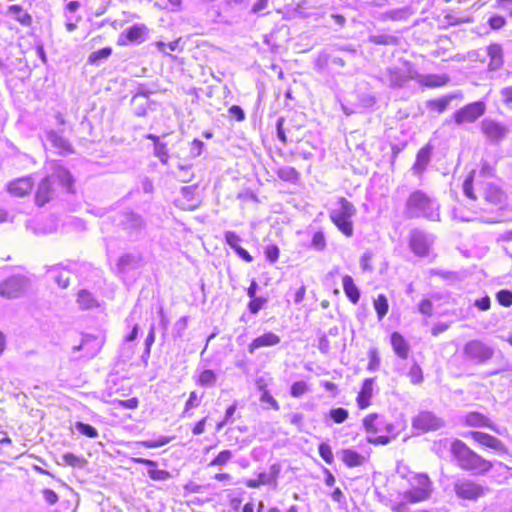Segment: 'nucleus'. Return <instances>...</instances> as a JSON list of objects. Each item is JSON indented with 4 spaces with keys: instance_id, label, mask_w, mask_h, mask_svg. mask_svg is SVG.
Instances as JSON below:
<instances>
[{
    "instance_id": "62",
    "label": "nucleus",
    "mask_w": 512,
    "mask_h": 512,
    "mask_svg": "<svg viewBox=\"0 0 512 512\" xmlns=\"http://www.w3.org/2000/svg\"><path fill=\"white\" fill-rule=\"evenodd\" d=\"M433 311V304L430 300L424 299L419 304V312L423 315L430 316Z\"/></svg>"
},
{
    "instance_id": "36",
    "label": "nucleus",
    "mask_w": 512,
    "mask_h": 512,
    "mask_svg": "<svg viewBox=\"0 0 512 512\" xmlns=\"http://www.w3.org/2000/svg\"><path fill=\"white\" fill-rule=\"evenodd\" d=\"M490 56L489 66L491 69H498L502 65V49L499 45H492L488 48Z\"/></svg>"
},
{
    "instance_id": "38",
    "label": "nucleus",
    "mask_w": 512,
    "mask_h": 512,
    "mask_svg": "<svg viewBox=\"0 0 512 512\" xmlns=\"http://www.w3.org/2000/svg\"><path fill=\"white\" fill-rule=\"evenodd\" d=\"M217 380L216 374L210 369L202 371L198 377L197 383L203 387H212Z\"/></svg>"
},
{
    "instance_id": "1",
    "label": "nucleus",
    "mask_w": 512,
    "mask_h": 512,
    "mask_svg": "<svg viewBox=\"0 0 512 512\" xmlns=\"http://www.w3.org/2000/svg\"><path fill=\"white\" fill-rule=\"evenodd\" d=\"M47 169L52 170V173L39 183L36 190L35 201L39 206L46 204L52 199L55 193L54 184L56 181L67 192L72 191L74 182L69 171L55 162L51 163Z\"/></svg>"
},
{
    "instance_id": "53",
    "label": "nucleus",
    "mask_w": 512,
    "mask_h": 512,
    "mask_svg": "<svg viewBox=\"0 0 512 512\" xmlns=\"http://www.w3.org/2000/svg\"><path fill=\"white\" fill-rule=\"evenodd\" d=\"M201 397L197 395L195 391H192L189 395V398L185 404L184 412L183 414H187L188 411L192 408H196L200 405Z\"/></svg>"
},
{
    "instance_id": "35",
    "label": "nucleus",
    "mask_w": 512,
    "mask_h": 512,
    "mask_svg": "<svg viewBox=\"0 0 512 512\" xmlns=\"http://www.w3.org/2000/svg\"><path fill=\"white\" fill-rule=\"evenodd\" d=\"M374 309L379 320H382L388 312V300L384 294H379L373 301Z\"/></svg>"
},
{
    "instance_id": "52",
    "label": "nucleus",
    "mask_w": 512,
    "mask_h": 512,
    "mask_svg": "<svg viewBox=\"0 0 512 512\" xmlns=\"http://www.w3.org/2000/svg\"><path fill=\"white\" fill-rule=\"evenodd\" d=\"M497 300L499 304L504 307H509L512 305V292L509 290H500L497 295Z\"/></svg>"
},
{
    "instance_id": "57",
    "label": "nucleus",
    "mask_w": 512,
    "mask_h": 512,
    "mask_svg": "<svg viewBox=\"0 0 512 512\" xmlns=\"http://www.w3.org/2000/svg\"><path fill=\"white\" fill-rule=\"evenodd\" d=\"M307 391V384L304 381H297L291 386V395L300 397Z\"/></svg>"
},
{
    "instance_id": "13",
    "label": "nucleus",
    "mask_w": 512,
    "mask_h": 512,
    "mask_svg": "<svg viewBox=\"0 0 512 512\" xmlns=\"http://www.w3.org/2000/svg\"><path fill=\"white\" fill-rule=\"evenodd\" d=\"M411 80L417 81L422 86L436 88L448 83L449 77L446 74H421L416 70L409 69Z\"/></svg>"
},
{
    "instance_id": "9",
    "label": "nucleus",
    "mask_w": 512,
    "mask_h": 512,
    "mask_svg": "<svg viewBox=\"0 0 512 512\" xmlns=\"http://www.w3.org/2000/svg\"><path fill=\"white\" fill-rule=\"evenodd\" d=\"M494 176V167L487 163L486 161H483L481 164V169L479 173L477 174L475 171L471 173V175L464 181L463 183V191L464 194L470 198L475 199L476 196L473 193V181L476 180L477 185H481L482 182H488L491 181Z\"/></svg>"
},
{
    "instance_id": "45",
    "label": "nucleus",
    "mask_w": 512,
    "mask_h": 512,
    "mask_svg": "<svg viewBox=\"0 0 512 512\" xmlns=\"http://www.w3.org/2000/svg\"><path fill=\"white\" fill-rule=\"evenodd\" d=\"M154 155L163 163L168 162V149L165 143L156 142L154 145Z\"/></svg>"
},
{
    "instance_id": "55",
    "label": "nucleus",
    "mask_w": 512,
    "mask_h": 512,
    "mask_svg": "<svg viewBox=\"0 0 512 512\" xmlns=\"http://www.w3.org/2000/svg\"><path fill=\"white\" fill-rule=\"evenodd\" d=\"M178 46H179V40H175V41H172L169 43H165L162 41L156 42L157 49L165 55H168V53L166 52V49H169L170 51H175L178 49ZM169 56H171V55L169 54Z\"/></svg>"
},
{
    "instance_id": "40",
    "label": "nucleus",
    "mask_w": 512,
    "mask_h": 512,
    "mask_svg": "<svg viewBox=\"0 0 512 512\" xmlns=\"http://www.w3.org/2000/svg\"><path fill=\"white\" fill-rule=\"evenodd\" d=\"M409 79V71L407 72V75H403L397 70L389 69V80L390 84L393 87H401L403 86Z\"/></svg>"
},
{
    "instance_id": "23",
    "label": "nucleus",
    "mask_w": 512,
    "mask_h": 512,
    "mask_svg": "<svg viewBox=\"0 0 512 512\" xmlns=\"http://www.w3.org/2000/svg\"><path fill=\"white\" fill-rule=\"evenodd\" d=\"M373 384L374 379L373 378H367L364 380L361 390L358 393L357 396V404L360 409H365L370 405V400L373 395Z\"/></svg>"
},
{
    "instance_id": "16",
    "label": "nucleus",
    "mask_w": 512,
    "mask_h": 512,
    "mask_svg": "<svg viewBox=\"0 0 512 512\" xmlns=\"http://www.w3.org/2000/svg\"><path fill=\"white\" fill-rule=\"evenodd\" d=\"M481 129L484 135L490 141L495 142H498L505 138L509 132L505 126L490 119H485L482 121Z\"/></svg>"
},
{
    "instance_id": "48",
    "label": "nucleus",
    "mask_w": 512,
    "mask_h": 512,
    "mask_svg": "<svg viewBox=\"0 0 512 512\" xmlns=\"http://www.w3.org/2000/svg\"><path fill=\"white\" fill-rule=\"evenodd\" d=\"M368 370L371 372L376 371L380 366V357L376 348H371L368 352Z\"/></svg>"
},
{
    "instance_id": "28",
    "label": "nucleus",
    "mask_w": 512,
    "mask_h": 512,
    "mask_svg": "<svg viewBox=\"0 0 512 512\" xmlns=\"http://www.w3.org/2000/svg\"><path fill=\"white\" fill-rule=\"evenodd\" d=\"M47 140L51 145L59 150L60 153L71 151L70 143L55 131H49L46 134Z\"/></svg>"
},
{
    "instance_id": "46",
    "label": "nucleus",
    "mask_w": 512,
    "mask_h": 512,
    "mask_svg": "<svg viewBox=\"0 0 512 512\" xmlns=\"http://www.w3.org/2000/svg\"><path fill=\"white\" fill-rule=\"evenodd\" d=\"M62 460L66 465H69L72 467H83L85 464L84 458L76 456L73 453H65L62 456Z\"/></svg>"
},
{
    "instance_id": "19",
    "label": "nucleus",
    "mask_w": 512,
    "mask_h": 512,
    "mask_svg": "<svg viewBox=\"0 0 512 512\" xmlns=\"http://www.w3.org/2000/svg\"><path fill=\"white\" fill-rule=\"evenodd\" d=\"M469 436H471L475 442L496 452L501 453L505 451L503 443L494 436L478 431L469 432Z\"/></svg>"
},
{
    "instance_id": "49",
    "label": "nucleus",
    "mask_w": 512,
    "mask_h": 512,
    "mask_svg": "<svg viewBox=\"0 0 512 512\" xmlns=\"http://www.w3.org/2000/svg\"><path fill=\"white\" fill-rule=\"evenodd\" d=\"M408 376L413 384H419L423 381L422 369L417 363H414L411 366Z\"/></svg>"
},
{
    "instance_id": "27",
    "label": "nucleus",
    "mask_w": 512,
    "mask_h": 512,
    "mask_svg": "<svg viewBox=\"0 0 512 512\" xmlns=\"http://www.w3.org/2000/svg\"><path fill=\"white\" fill-rule=\"evenodd\" d=\"M148 29L143 24H135L125 30L126 38L131 42L141 43L145 40Z\"/></svg>"
},
{
    "instance_id": "37",
    "label": "nucleus",
    "mask_w": 512,
    "mask_h": 512,
    "mask_svg": "<svg viewBox=\"0 0 512 512\" xmlns=\"http://www.w3.org/2000/svg\"><path fill=\"white\" fill-rule=\"evenodd\" d=\"M9 13L21 24L30 25L31 16L20 6L11 5L9 7Z\"/></svg>"
},
{
    "instance_id": "4",
    "label": "nucleus",
    "mask_w": 512,
    "mask_h": 512,
    "mask_svg": "<svg viewBox=\"0 0 512 512\" xmlns=\"http://www.w3.org/2000/svg\"><path fill=\"white\" fill-rule=\"evenodd\" d=\"M451 453L457 460L458 465L467 471L476 474L485 473L492 467V464L471 450L464 442L455 440L450 443Z\"/></svg>"
},
{
    "instance_id": "21",
    "label": "nucleus",
    "mask_w": 512,
    "mask_h": 512,
    "mask_svg": "<svg viewBox=\"0 0 512 512\" xmlns=\"http://www.w3.org/2000/svg\"><path fill=\"white\" fill-rule=\"evenodd\" d=\"M280 343V337L273 332H267L255 338L249 345L248 351L254 353L255 350L262 347H272Z\"/></svg>"
},
{
    "instance_id": "39",
    "label": "nucleus",
    "mask_w": 512,
    "mask_h": 512,
    "mask_svg": "<svg viewBox=\"0 0 512 512\" xmlns=\"http://www.w3.org/2000/svg\"><path fill=\"white\" fill-rule=\"evenodd\" d=\"M112 53V49L105 47L97 51L92 52L88 57V63L92 65H98L100 61L107 59Z\"/></svg>"
},
{
    "instance_id": "58",
    "label": "nucleus",
    "mask_w": 512,
    "mask_h": 512,
    "mask_svg": "<svg viewBox=\"0 0 512 512\" xmlns=\"http://www.w3.org/2000/svg\"><path fill=\"white\" fill-rule=\"evenodd\" d=\"M373 258V254L370 251H366L360 259V267L363 271H372L371 261Z\"/></svg>"
},
{
    "instance_id": "6",
    "label": "nucleus",
    "mask_w": 512,
    "mask_h": 512,
    "mask_svg": "<svg viewBox=\"0 0 512 512\" xmlns=\"http://www.w3.org/2000/svg\"><path fill=\"white\" fill-rule=\"evenodd\" d=\"M356 214L354 205L345 198H339L336 206L330 211V219L347 237L353 235L352 218Z\"/></svg>"
},
{
    "instance_id": "47",
    "label": "nucleus",
    "mask_w": 512,
    "mask_h": 512,
    "mask_svg": "<svg viewBox=\"0 0 512 512\" xmlns=\"http://www.w3.org/2000/svg\"><path fill=\"white\" fill-rule=\"evenodd\" d=\"M385 15L391 20H405L411 15V11L409 8L394 9L387 12Z\"/></svg>"
},
{
    "instance_id": "31",
    "label": "nucleus",
    "mask_w": 512,
    "mask_h": 512,
    "mask_svg": "<svg viewBox=\"0 0 512 512\" xmlns=\"http://www.w3.org/2000/svg\"><path fill=\"white\" fill-rule=\"evenodd\" d=\"M465 422L468 426L473 427H488L494 430L489 419L478 412H471L466 415Z\"/></svg>"
},
{
    "instance_id": "29",
    "label": "nucleus",
    "mask_w": 512,
    "mask_h": 512,
    "mask_svg": "<svg viewBox=\"0 0 512 512\" xmlns=\"http://www.w3.org/2000/svg\"><path fill=\"white\" fill-rule=\"evenodd\" d=\"M50 277L61 288H67L70 283V272L61 267H53L49 270Z\"/></svg>"
},
{
    "instance_id": "54",
    "label": "nucleus",
    "mask_w": 512,
    "mask_h": 512,
    "mask_svg": "<svg viewBox=\"0 0 512 512\" xmlns=\"http://www.w3.org/2000/svg\"><path fill=\"white\" fill-rule=\"evenodd\" d=\"M312 247L316 250H323L326 246V240L323 232L318 231L313 235L312 238Z\"/></svg>"
},
{
    "instance_id": "22",
    "label": "nucleus",
    "mask_w": 512,
    "mask_h": 512,
    "mask_svg": "<svg viewBox=\"0 0 512 512\" xmlns=\"http://www.w3.org/2000/svg\"><path fill=\"white\" fill-rule=\"evenodd\" d=\"M133 461L138 464L149 466L148 475L154 481H165L170 478V473L168 471L156 468L157 463L155 461L144 458H133Z\"/></svg>"
},
{
    "instance_id": "26",
    "label": "nucleus",
    "mask_w": 512,
    "mask_h": 512,
    "mask_svg": "<svg viewBox=\"0 0 512 512\" xmlns=\"http://www.w3.org/2000/svg\"><path fill=\"white\" fill-rule=\"evenodd\" d=\"M342 286L348 299L353 304H356L360 299V291L358 287L355 285L353 278L349 275H345L342 278Z\"/></svg>"
},
{
    "instance_id": "3",
    "label": "nucleus",
    "mask_w": 512,
    "mask_h": 512,
    "mask_svg": "<svg viewBox=\"0 0 512 512\" xmlns=\"http://www.w3.org/2000/svg\"><path fill=\"white\" fill-rule=\"evenodd\" d=\"M405 214L410 218L424 217L429 220H439V204L421 190L412 192L405 206Z\"/></svg>"
},
{
    "instance_id": "63",
    "label": "nucleus",
    "mask_w": 512,
    "mask_h": 512,
    "mask_svg": "<svg viewBox=\"0 0 512 512\" xmlns=\"http://www.w3.org/2000/svg\"><path fill=\"white\" fill-rule=\"evenodd\" d=\"M505 18L500 15H494L489 18V25L492 29H500L505 25Z\"/></svg>"
},
{
    "instance_id": "50",
    "label": "nucleus",
    "mask_w": 512,
    "mask_h": 512,
    "mask_svg": "<svg viewBox=\"0 0 512 512\" xmlns=\"http://www.w3.org/2000/svg\"><path fill=\"white\" fill-rule=\"evenodd\" d=\"M319 455L328 464L333 462L334 456L331 447L327 443H321L318 448Z\"/></svg>"
},
{
    "instance_id": "42",
    "label": "nucleus",
    "mask_w": 512,
    "mask_h": 512,
    "mask_svg": "<svg viewBox=\"0 0 512 512\" xmlns=\"http://www.w3.org/2000/svg\"><path fill=\"white\" fill-rule=\"evenodd\" d=\"M74 427L80 434L84 436H87L92 439L98 437L97 429L89 424L78 421L75 423Z\"/></svg>"
},
{
    "instance_id": "30",
    "label": "nucleus",
    "mask_w": 512,
    "mask_h": 512,
    "mask_svg": "<svg viewBox=\"0 0 512 512\" xmlns=\"http://www.w3.org/2000/svg\"><path fill=\"white\" fill-rule=\"evenodd\" d=\"M77 303L81 309H92L99 306L98 300L87 290H80L78 292Z\"/></svg>"
},
{
    "instance_id": "61",
    "label": "nucleus",
    "mask_w": 512,
    "mask_h": 512,
    "mask_svg": "<svg viewBox=\"0 0 512 512\" xmlns=\"http://www.w3.org/2000/svg\"><path fill=\"white\" fill-rule=\"evenodd\" d=\"M265 302L266 300L263 298H252L248 305L250 312L253 314L258 313V311L263 307Z\"/></svg>"
},
{
    "instance_id": "2",
    "label": "nucleus",
    "mask_w": 512,
    "mask_h": 512,
    "mask_svg": "<svg viewBox=\"0 0 512 512\" xmlns=\"http://www.w3.org/2000/svg\"><path fill=\"white\" fill-rule=\"evenodd\" d=\"M363 427L367 433V441L375 445H386L395 439L400 430L393 423L376 413H371L363 419Z\"/></svg>"
},
{
    "instance_id": "33",
    "label": "nucleus",
    "mask_w": 512,
    "mask_h": 512,
    "mask_svg": "<svg viewBox=\"0 0 512 512\" xmlns=\"http://www.w3.org/2000/svg\"><path fill=\"white\" fill-rule=\"evenodd\" d=\"M455 97L456 94H449L438 99H433L427 102V106L430 109L436 110L438 113H443Z\"/></svg>"
},
{
    "instance_id": "5",
    "label": "nucleus",
    "mask_w": 512,
    "mask_h": 512,
    "mask_svg": "<svg viewBox=\"0 0 512 512\" xmlns=\"http://www.w3.org/2000/svg\"><path fill=\"white\" fill-rule=\"evenodd\" d=\"M410 488L402 495L406 503H419L428 500L433 492L432 481L427 474L414 473L408 479Z\"/></svg>"
},
{
    "instance_id": "15",
    "label": "nucleus",
    "mask_w": 512,
    "mask_h": 512,
    "mask_svg": "<svg viewBox=\"0 0 512 512\" xmlns=\"http://www.w3.org/2000/svg\"><path fill=\"white\" fill-rule=\"evenodd\" d=\"M103 346V339L97 336L85 335L80 345L75 346L74 351H83V356L92 358L98 354Z\"/></svg>"
},
{
    "instance_id": "41",
    "label": "nucleus",
    "mask_w": 512,
    "mask_h": 512,
    "mask_svg": "<svg viewBox=\"0 0 512 512\" xmlns=\"http://www.w3.org/2000/svg\"><path fill=\"white\" fill-rule=\"evenodd\" d=\"M275 483V476H269L266 473H260L257 479H249L246 482L249 488H258L261 485Z\"/></svg>"
},
{
    "instance_id": "44",
    "label": "nucleus",
    "mask_w": 512,
    "mask_h": 512,
    "mask_svg": "<svg viewBox=\"0 0 512 512\" xmlns=\"http://www.w3.org/2000/svg\"><path fill=\"white\" fill-rule=\"evenodd\" d=\"M349 413L344 408H334L329 411V417L337 424H341L348 418Z\"/></svg>"
},
{
    "instance_id": "14",
    "label": "nucleus",
    "mask_w": 512,
    "mask_h": 512,
    "mask_svg": "<svg viewBox=\"0 0 512 512\" xmlns=\"http://www.w3.org/2000/svg\"><path fill=\"white\" fill-rule=\"evenodd\" d=\"M454 489L458 497L468 500H475L484 494L483 487L470 480L456 482Z\"/></svg>"
},
{
    "instance_id": "43",
    "label": "nucleus",
    "mask_w": 512,
    "mask_h": 512,
    "mask_svg": "<svg viewBox=\"0 0 512 512\" xmlns=\"http://www.w3.org/2000/svg\"><path fill=\"white\" fill-rule=\"evenodd\" d=\"M232 457L233 454L230 450H223L209 463V466H224L232 459Z\"/></svg>"
},
{
    "instance_id": "18",
    "label": "nucleus",
    "mask_w": 512,
    "mask_h": 512,
    "mask_svg": "<svg viewBox=\"0 0 512 512\" xmlns=\"http://www.w3.org/2000/svg\"><path fill=\"white\" fill-rule=\"evenodd\" d=\"M248 7L249 4L247 0H224L220 8V14L236 18L244 14V12L248 10Z\"/></svg>"
},
{
    "instance_id": "25",
    "label": "nucleus",
    "mask_w": 512,
    "mask_h": 512,
    "mask_svg": "<svg viewBox=\"0 0 512 512\" xmlns=\"http://www.w3.org/2000/svg\"><path fill=\"white\" fill-rule=\"evenodd\" d=\"M391 345L393 347L395 354L398 357H400L402 359H406L408 357L410 347H409L407 341L404 339V337L400 333L394 332L391 335Z\"/></svg>"
},
{
    "instance_id": "56",
    "label": "nucleus",
    "mask_w": 512,
    "mask_h": 512,
    "mask_svg": "<svg viewBox=\"0 0 512 512\" xmlns=\"http://www.w3.org/2000/svg\"><path fill=\"white\" fill-rule=\"evenodd\" d=\"M225 241L234 251L236 250L237 247H240L239 242L241 241V239L233 231H227L225 233Z\"/></svg>"
},
{
    "instance_id": "51",
    "label": "nucleus",
    "mask_w": 512,
    "mask_h": 512,
    "mask_svg": "<svg viewBox=\"0 0 512 512\" xmlns=\"http://www.w3.org/2000/svg\"><path fill=\"white\" fill-rule=\"evenodd\" d=\"M370 41L375 44L389 45V44H394L396 41V38L394 36L386 35V34L373 35L370 37Z\"/></svg>"
},
{
    "instance_id": "60",
    "label": "nucleus",
    "mask_w": 512,
    "mask_h": 512,
    "mask_svg": "<svg viewBox=\"0 0 512 512\" xmlns=\"http://www.w3.org/2000/svg\"><path fill=\"white\" fill-rule=\"evenodd\" d=\"M265 255L267 260L274 263L279 258V248L276 245H268L265 249Z\"/></svg>"
},
{
    "instance_id": "59",
    "label": "nucleus",
    "mask_w": 512,
    "mask_h": 512,
    "mask_svg": "<svg viewBox=\"0 0 512 512\" xmlns=\"http://www.w3.org/2000/svg\"><path fill=\"white\" fill-rule=\"evenodd\" d=\"M169 442V438L161 436L157 440L143 441L140 444L146 448H157L166 445Z\"/></svg>"
},
{
    "instance_id": "24",
    "label": "nucleus",
    "mask_w": 512,
    "mask_h": 512,
    "mask_svg": "<svg viewBox=\"0 0 512 512\" xmlns=\"http://www.w3.org/2000/svg\"><path fill=\"white\" fill-rule=\"evenodd\" d=\"M431 159V148L429 145L421 148L416 156L412 170L415 174L420 175L424 172Z\"/></svg>"
},
{
    "instance_id": "32",
    "label": "nucleus",
    "mask_w": 512,
    "mask_h": 512,
    "mask_svg": "<svg viewBox=\"0 0 512 512\" xmlns=\"http://www.w3.org/2000/svg\"><path fill=\"white\" fill-rule=\"evenodd\" d=\"M365 458L352 449H344L342 451V461L348 467H357L364 463Z\"/></svg>"
},
{
    "instance_id": "8",
    "label": "nucleus",
    "mask_w": 512,
    "mask_h": 512,
    "mask_svg": "<svg viewBox=\"0 0 512 512\" xmlns=\"http://www.w3.org/2000/svg\"><path fill=\"white\" fill-rule=\"evenodd\" d=\"M29 287V281L24 276H13L0 284V296L8 299L22 296Z\"/></svg>"
},
{
    "instance_id": "64",
    "label": "nucleus",
    "mask_w": 512,
    "mask_h": 512,
    "mask_svg": "<svg viewBox=\"0 0 512 512\" xmlns=\"http://www.w3.org/2000/svg\"><path fill=\"white\" fill-rule=\"evenodd\" d=\"M42 494L44 500L50 505H54L59 499L58 495L51 489H44Z\"/></svg>"
},
{
    "instance_id": "10",
    "label": "nucleus",
    "mask_w": 512,
    "mask_h": 512,
    "mask_svg": "<svg viewBox=\"0 0 512 512\" xmlns=\"http://www.w3.org/2000/svg\"><path fill=\"white\" fill-rule=\"evenodd\" d=\"M485 113V104L481 101L470 103L457 110L453 117L457 125L472 123Z\"/></svg>"
},
{
    "instance_id": "7",
    "label": "nucleus",
    "mask_w": 512,
    "mask_h": 512,
    "mask_svg": "<svg viewBox=\"0 0 512 512\" xmlns=\"http://www.w3.org/2000/svg\"><path fill=\"white\" fill-rule=\"evenodd\" d=\"M465 357L477 364H484L494 356V348L480 340H471L464 345Z\"/></svg>"
},
{
    "instance_id": "17",
    "label": "nucleus",
    "mask_w": 512,
    "mask_h": 512,
    "mask_svg": "<svg viewBox=\"0 0 512 512\" xmlns=\"http://www.w3.org/2000/svg\"><path fill=\"white\" fill-rule=\"evenodd\" d=\"M480 188L484 199L491 204H501L506 198L505 193L493 181L482 182Z\"/></svg>"
},
{
    "instance_id": "34",
    "label": "nucleus",
    "mask_w": 512,
    "mask_h": 512,
    "mask_svg": "<svg viewBox=\"0 0 512 512\" xmlns=\"http://www.w3.org/2000/svg\"><path fill=\"white\" fill-rule=\"evenodd\" d=\"M140 258L134 254H124L118 260V268L120 271H125L130 268H136L139 265Z\"/></svg>"
},
{
    "instance_id": "20",
    "label": "nucleus",
    "mask_w": 512,
    "mask_h": 512,
    "mask_svg": "<svg viewBox=\"0 0 512 512\" xmlns=\"http://www.w3.org/2000/svg\"><path fill=\"white\" fill-rule=\"evenodd\" d=\"M33 187V180L30 176L21 177L11 181L8 184V191L10 194L23 197L30 193Z\"/></svg>"
},
{
    "instance_id": "11",
    "label": "nucleus",
    "mask_w": 512,
    "mask_h": 512,
    "mask_svg": "<svg viewBox=\"0 0 512 512\" xmlns=\"http://www.w3.org/2000/svg\"><path fill=\"white\" fill-rule=\"evenodd\" d=\"M433 242L432 235L420 230H414L410 234V248L417 256L429 255Z\"/></svg>"
},
{
    "instance_id": "12",
    "label": "nucleus",
    "mask_w": 512,
    "mask_h": 512,
    "mask_svg": "<svg viewBox=\"0 0 512 512\" xmlns=\"http://www.w3.org/2000/svg\"><path fill=\"white\" fill-rule=\"evenodd\" d=\"M443 425L441 418L428 411L420 412L412 421L413 428L423 432L438 430Z\"/></svg>"
}]
</instances>
